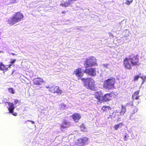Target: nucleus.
I'll return each mask as SVG.
<instances>
[{
    "mask_svg": "<svg viewBox=\"0 0 146 146\" xmlns=\"http://www.w3.org/2000/svg\"><path fill=\"white\" fill-rule=\"evenodd\" d=\"M8 68L6 67V66L4 65L2 62H1L0 64V69L4 71H6L8 70Z\"/></svg>",
    "mask_w": 146,
    "mask_h": 146,
    "instance_id": "18",
    "label": "nucleus"
},
{
    "mask_svg": "<svg viewBox=\"0 0 146 146\" xmlns=\"http://www.w3.org/2000/svg\"><path fill=\"white\" fill-rule=\"evenodd\" d=\"M129 136L127 134L125 135L124 136V137L123 138V140L124 141H126L127 140V138Z\"/></svg>",
    "mask_w": 146,
    "mask_h": 146,
    "instance_id": "28",
    "label": "nucleus"
},
{
    "mask_svg": "<svg viewBox=\"0 0 146 146\" xmlns=\"http://www.w3.org/2000/svg\"><path fill=\"white\" fill-rule=\"evenodd\" d=\"M115 82V79L114 78L111 77L104 81L103 87L106 89L111 90L114 87Z\"/></svg>",
    "mask_w": 146,
    "mask_h": 146,
    "instance_id": "4",
    "label": "nucleus"
},
{
    "mask_svg": "<svg viewBox=\"0 0 146 146\" xmlns=\"http://www.w3.org/2000/svg\"><path fill=\"white\" fill-rule=\"evenodd\" d=\"M88 141L89 138L87 137H82L76 140V144L78 146H84L88 144Z\"/></svg>",
    "mask_w": 146,
    "mask_h": 146,
    "instance_id": "6",
    "label": "nucleus"
},
{
    "mask_svg": "<svg viewBox=\"0 0 146 146\" xmlns=\"http://www.w3.org/2000/svg\"><path fill=\"white\" fill-rule=\"evenodd\" d=\"M139 77H140L138 75L135 76L133 78L134 80H137Z\"/></svg>",
    "mask_w": 146,
    "mask_h": 146,
    "instance_id": "27",
    "label": "nucleus"
},
{
    "mask_svg": "<svg viewBox=\"0 0 146 146\" xmlns=\"http://www.w3.org/2000/svg\"><path fill=\"white\" fill-rule=\"evenodd\" d=\"M11 113L12 115H13L14 116H16L17 115V113L16 112L14 113L13 111V112H10Z\"/></svg>",
    "mask_w": 146,
    "mask_h": 146,
    "instance_id": "33",
    "label": "nucleus"
},
{
    "mask_svg": "<svg viewBox=\"0 0 146 146\" xmlns=\"http://www.w3.org/2000/svg\"><path fill=\"white\" fill-rule=\"evenodd\" d=\"M123 125V124L122 123H120L117 125H114L113 127L115 130H117L118 128L119 127H121V126Z\"/></svg>",
    "mask_w": 146,
    "mask_h": 146,
    "instance_id": "20",
    "label": "nucleus"
},
{
    "mask_svg": "<svg viewBox=\"0 0 146 146\" xmlns=\"http://www.w3.org/2000/svg\"><path fill=\"white\" fill-rule=\"evenodd\" d=\"M0 52H1V51H0Z\"/></svg>",
    "mask_w": 146,
    "mask_h": 146,
    "instance_id": "42",
    "label": "nucleus"
},
{
    "mask_svg": "<svg viewBox=\"0 0 146 146\" xmlns=\"http://www.w3.org/2000/svg\"><path fill=\"white\" fill-rule=\"evenodd\" d=\"M74 121L78 122L81 118V115L77 113H76L73 114L71 116Z\"/></svg>",
    "mask_w": 146,
    "mask_h": 146,
    "instance_id": "14",
    "label": "nucleus"
},
{
    "mask_svg": "<svg viewBox=\"0 0 146 146\" xmlns=\"http://www.w3.org/2000/svg\"><path fill=\"white\" fill-rule=\"evenodd\" d=\"M9 92L13 94H14L15 92L13 88H10L8 89Z\"/></svg>",
    "mask_w": 146,
    "mask_h": 146,
    "instance_id": "26",
    "label": "nucleus"
},
{
    "mask_svg": "<svg viewBox=\"0 0 146 146\" xmlns=\"http://www.w3.org/2000/svg\"><path fill=\"white\" fill-rule=\"evenodd\" d=\"M62 14H65V11H63L62 12Z\"/></svg>",
    "mask_w": 146,
    "mask_h": 146,
    "instance_id": "38",
    "label": "nucleus"
},
{
    "mask_svg": "<svg viewBox=\"0 0 146 146\" xmlns=\"http://www.w3.org/2000/svg\"><path fill=\"white\" fill-rule=\"evenodd\" d=\"M9 107L8 108L9 112H13L15 108L13 104L12 103L8 102Z\"/></svg>",
    "mask_w": 146,
    "mask_h": 146,
    "instance_id": "17",
    "label": "nucleus"
},
{
    "mask_svg": "<svg viewBox=\"0 0 146 146\" xmlns=\"http://www.w3.org/2000/svg\"><path fill=\"white\" fill-rule=\"evenodd\" d=\"M80 129L81 130L84 132L87 131V129L84 125V124H82L80 126Z\"/></svg>",
    "mask_w": 146,
    "mask_h": 146,
    "instance_id": "21",
    "label": "nucleus"
},
{
    "mask_svg": "<svg viewBox=\"0 0 146 146\" xmlns=\"http://www.w3.org/2000/svg\"><path fill=\"white\" fill-rule=\"evenodd\" d=\"M27 121L31 122L33 124L35 123V122L33 121H30L29 120H28Z\"/></svg>",
    "mask_w": 146,
    "mask_h": 146,
    "instance_id": "36",
    "label": "nucleus"
},
{
    "mask_svg": "<svg viewBox=\"0 0 146 146\" xmlns=\"http://www.w3.org/2000/svg\"><path fill=\"white\" fill-rule=\"evenodd\" d=\"M12 65V64H9V65H8V66L9 67H10Z\"/></svg>",
    "mask_w": 146,
    "mask_h": 146,
    "instance_id": "40",
    "label": "nucleus"
},
{
    "mask_svg": "<svg viewBox=\"0 0 146 146\" xmlns=\"http://www.w3.org/2000/svg\"><path fill=\"white\" fill-rule=\"evenodd\" d=\"M113 115L112 114V113L111 115H109V116L108 117V119H112L113 118Z\"/></svg>",
    "mask_w": 146,
    "mask_h": 146,
    "instance_id": "34",
    "label": "nucleus"
},
{
    "mask_svg": "<svg viewBox=\"0 0 146 146\" xmlns=\"http://www.w3.org/2000/svg\"><path fill=\"white\" fill-rule=\"evenodd\" d=\"M70 3L69 2H66L64 3H62L60 4V5L62 7H68L70 5Z\"/></svg>",
    "mask_w": 146,
    "mask_h": 146,
    "instance_id": "23",
    "label": "nucleus"
},
{
    "mask_svg": "<svg viewBox=\"0 0 146 146\" xmlns=\"http://www.w3.org/2000/svg\"><path fill=\"white\" fill-rule=\"evenodd\" d=\"M49 91L52 93H56L57 94H61L63 92L62 90L58 86H53L49 88Z\"/></svg>",
    "mask_w": 146,
    "mask_h": 146,
    "instance_id": "8",
    "label": "nucleus"
},
{
    "mask_svg": "<svg viewBox=\"0 0 146 146\" xmlns=\"http://www.w3.org/2000/svg\"><path fill=\"white\" fill-rule=\"evenodd\" d=\"M20 101H19L18 100L15 99L14 100V104H16L19 103Z\"/></svg>",
    "mask_w": 146,
    "mask_h": 146,
    "instance_id": "31",
    "label": "nucleus"
},
{
    "mask_svg": "<svg viewBox=\"0 0 146 146\" xmlns=\"http://www.w3.org/2000/svg\"><path fill=\"white\" fill-rule=\"evenodd\" d=\"M114 93L113 92L109 94H105L103 96V102H108L111 100L112 97L115 96Z\"/></svg>",
    "mask_w": 146,
    "mask_h": 146,
    "instance_id": "11",
    "label": "nucleus"
},
{
    "mask_svg": "<svg viewBox=\"0 0 146 146\" xmlns=\"http://www.w3.org/2000/svg\"><path fill=\"white\" fill-rule=\"evenodd\" d=\"M138 110V109L137 108L135 107L133 109L131 113V115H133L135 114L137 112Z\"/></svg>",
    "mask_w": 146,
    "mask_h": 146,
    "instance_id": "24",
    "label": "nucleus"
},
{
    "mask_svg": "<svg viewBox=\"0 0 146 146\" xmlns=\"http://www.w3.org/2000/svg\"><path fill=\"white\" fill-rule=\"evenodd\" d=\"M11 54L13 55H16V54H15L14 53H12Z\"/></svg>",
    "mask_w": 146,
    "mask_h": 146,
    "instance_id": "39",
    "label": "nucleus"
},
{
    "mask_svg": "<svg viewBox=\"0 0 146 146\" xmlns=\"http://www.w3.org/2000/svg\"><path fill=\"white\" fill-rule=\"evenodd\" d=\"M59 106L60 110H64L66 109V106L64 103H62L59 105Z\"/></svg>",
    "mask_w": 146,
    "mask_h": 146,
    "instance_id": "22",
    "label": "nucleus"
},
{
    "mask_svg": "<svg viewBox=\"0 0 146 146\" xmlns=\"http://www.w3.org/2000/svg\"><path fill=\"white\" fill-rule=\"evenodd\" d=\"M126 111V108L124 106H122L120 113L121 115H123Z\"/></svg>",
    "mask_w": 146,
    "mask_h": 146,
    "instance_id": "19",
    "label": "nucleus"
},
{
    "mask_svg": "<svg viewBox=\"0 0 146 146\" xmlns=\"http://www.w3.org/2000/svg\"><path fill=\"white\" fill-rule=\"evenodd\" d=\"M16 0H11V3H17Z\"/></svg>",
    "mask_w": 146,
    "mask_h": 146,
    "instance_id": "35",
    "label": "nucleus"
},
{
    "mask_svg": "<svg viewBox=\"0 0 146 146\" xmlns=\"http://www.w3.org/2000/svg\"><path fill=\"white\" fill-rule=\"evenodd\" d=\"M81 80L83 82V85L85 87L92 91L96 90L95 81L93 79L88 77L82 78Z\"/></svg>",
    "mask_w": 146,
    "mask_h": 146,
    "instance_id": "3",
    "label": "nucleus"
},
{
    "mask_svg": "<svg viewBox=\"0 0 146 146\" xmlns=\"http://www.w3.org/2000/svg\"><path fill=\"white\" fill-rule=\"evenodd\" d=\"M84 72L90 76H94L96 75V68H95L86 69L84 70Z\"/></svg>",
    "mask_w": 146,
    "mask_h": 146,
    "instance_id": "7",
    "label": "nucleus"
},
{
    "mask_svg": "<svg viewBox=\"0 0 146 146\" xmlns=\"http://www.w3.org/2000/svg\"><path fill=\"white\" fill-rule=\"evenodd\" d=\"M33 81L34 85L38 86L41 85L44 82L43 78L39 77L34 78Z\"/></svg>",
    "mask_w": 146,
    "mask_h": 146,
    "instance_id": "12",
    "label": "nucleus"
},
{
    "mask_svg": "<svg viewBox=\"0 0 146 146\" xmlns=\"http://www.w3.org/2000/svg\"><path fill=\"white\" fill-rule=\"evenodd\" d=\"M140 65L139 58L136 56H134L132 58L125 57L123 60V66L126 69L131 70L132 66Z\"/></svg>",
    "mask_w": 146,
    "mask_h": 146,
    "instance_id": "1",
    "label": "nucleus"
},
{
    "mask_svg": "<svg viewBox=\"0 0 146 146\" xmlns=\"http://www.w3.org/2000/svg\"><path fill=\"white\" fill-rule=\"evenodd\" d=\"M95 98L100 103L103 102V94L100 91L96 92L94 94Z\"/></svg>",
    "mask_w": 146,
    "mask_h": 146,
    "instance_id": "10",
    "label": "nucleus"
},
{
    "mask_svg": "<svg viewBox=\"0 0 146 146\" xmlns=\"http://www.w3.org/2000/svg\"><path fill=\"white\" fill-rule=\"evenodd\" d=\"M70 125V122L66 120H64L63 121L62 123L60 125V129L62 130L68 127Z\"/></svg>",
    "mask_w": 146,
    "mask_h": 146,
    "instance_id": "13",
    "label": "nucleus"
},
{
    "mask_svg": "<svg viewBox=\"0 0 146 146\" xmlns=\"http://www.w3.org/2000/svg\"><path fill=\"white\" fill-rule=\"evenodd\" d=\"M140 78L143 80V82H145V79H146V76H143L140 77Z\"/></svg>",
    "mask_w": 146,
    "mask_h": 146,
    "instance_id": "29",
    "label": "nucleus"
},
{
    "mask_svg": "<svg viewBox=\"0 0 146 146\" xmlns=\"http://www.w3.org/2000/svg\"><path fill=\"white\" fill-rule=\"evenodd\" d=\"M73 74L76 75L78 80L81 79V77L83 76L84 75L82 71V69L81 68H78L75 70Z\"/></svg>",
    "mask_w": 146,
    "mask_h": 146,
    "instance_id": "9",
    "label": "nucleus"
},
{
    "mask_svg": "<svg viewBox=\"0 0 146 146\" xmlns=\"http://www.w3.org/2000/svg\"><path fill=\"white\" fill-rule=\"evenodd\" d=\"M111 108L109 106H103L102 108V111L103 112H105L106 113V114L107 115H108V111L109 112H110V110L111 111Z\"/></svg>",
    "mask_w": 146,
    "mask_h": 146,
    "instance_id": "15",
    "label": "nucleus"
},
{
    "mask_svg": "<svg viewBox=\"0 0 146 146\" xmlns=\"http://www.w3.org/2000/svg\"><path fill=\"white\" fill-rule=\"evenodd\" d=\"M125 3L127 5H129L131 4L133 1V0H125Z\"/></svg>",
    "mask_w": 146,
    "mask_h": 146,
    "instance_id": "25",
    "label": "nucleus"
},
{
    "mask_svg": "<svg viewBox=\"0 0 146 146\" xmlns=\"http://www.w3.org/2000/svg\"><path fill=\"white\" fill-rule=\"evenodd\" d=\"M16 59L13 60H11L10 62V64H13L14 63H15V62H16Z\"/></svg>",
    "mask_w": 146,
    "mask_h": 146,
    "instance_id": "32",
    "label": "nucleus"
},
{
    "mask_svg": "<svg viewBox=\"0 0 146 146\" xmlns=\"http://www.w3.org/2000/svg\"><path fill=\"white\" fill-rule=\"evenodd\" d=\"M23 18V15L22 13L20 12H17L7 20V23L10 25L12 26L20 22Z\"/></svg>",
    "mask_w": 146,
    "mask_h": 146,
    "instance_id": "2",
    "label": "nucleus"
},
{
    "mask_svg": "<svg viewBox=\"0 0 146 146\" xmlns=\"http://www.w3.org/2000/svg\"><path fill=\"white\" fill-rule=\"evenodd\" d=\"M84 64L85 68H86L89 67L97 66L98 64L96 58L94 56H92L86 59Z\"/></svg>",
    "mask_w": 146,
    "mask_h": 146,
    "instance_id": "5",
    "label": "nucleus"
},
{
    "mask_svg": "<svg viewBox=\"0 0 146 146\" xmlns=\"http://www.w3.org/2000/svg\"><path fill=\"white\" fill-rule=\"evenodd\" d=\"M142 132L145 133V130H142Z\"/></svg>",
    "mask_w": 146,
    "mask_h": 146,
    "instance_id": "41",
    "label": "nucleus"
},
{
    "mask_svg": "<svg viewBox=\"0 0 146 146\" xmlns=\"http://www.w3.org/2000/svg\"><path fill=\"white\" fill-rule=\"evenodd\" d=\"M76 0H68V2H69L70 3V2L74 1H76Z\"/></svg>",
    "mask_w": 146,
    "mask_h": 146,
    "instance_id": "37",
    "label": "nucleus"
},
{
    "mask_svg": "<svg viewBox=\"0 0 146 146\" xmlns=\"http://www.w3.org/2000/svg\"><path fill=\"white\" fill-rule=\"evenodd\" d=\"M118 112H117L116 111H114L112 113V115H113V118H114L116 116V113H117Z\"/></svg>",
    "mask_w": 146,
    "mask_h": 146,
    "instance_id": "30",
    "label": "nucleus"
},
{
    "mask_svg": "<svg viewBox=\"0 0 146 146\" xmlns=\"http://www.w3.org/2000/svg\"><path fill=\"white\" fill-rule=\"evenodd\" d=\"M139 90H137L135 92L132 94V98L133 100H138L139 97V96H138V94L139 93Z\"/></svg>",
    "mask_w": 146,
    "mask_h": 146,
    "instance_id": "16",
    "label": "nucleus"
}]
</instances>
